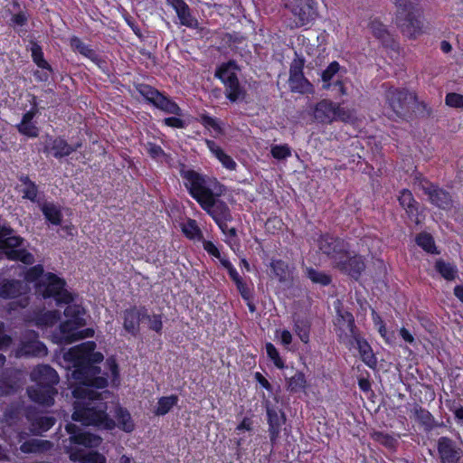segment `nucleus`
I'll use <instances>...</instances> for the list:
<instances>
[{
    "instance_id": "f257e3e1",
    "label": "nucleus",
    "mask_w": 463,
    "mask_h": 463,
    "mask_svg": "<svg viewBox=\"0 0 463 463\" xmlns=\"http://www.w3.org/2000/svg\"><path fill=\"white\" fill-rule=\"evenodd\" d=\"M96 344L88 341L74 346L69 352L76 360L75 369L71 378L76 381L77 386L72 394L74 412L72 420L81 421L83 425L103 426L112 429L115 422L107 414V403L103 402L109 395V391L98 392L96 389H104L108 385V379L100 376V368L96 365L102 362L101 353H95Z\"/></svg>"
},
{
    "instance_id": "f03ea898",
    "label": "nucleus",
    "mask_w": 463,
    "mask_h": 463,
    "mask_svg": "<svg viewBox=\"0 0 463 463\" xmlns=\"http://www.w3.org/2000/svg\"><path fill=\"white\" fill-rule=\"evenodd\" d=\"M180 175L185 180L184 186L191 196L214 220L222 232L230 237H235L236 229L228 225L232 221L231 210L221 200L225 192L224 186L217 179L187 169L184 165L180 169Z\"/></svg>"
},
{
    "instance_id": "7ed1b4c3",
    "label": "nucleus",
    "mask_w": 463,
    "mask_h": 463,
    "mask_svg": "<svg viewBox=\"0 0 463 463\" xmlns=\"http://www.w3.org/2000/svg\"><path fill=\"white\" fill-rule=\"evenodd\" d=\"M31 376L36 384L27 390L30 399L39 404L52 405L54 396L58 392L55 388L59 383L56 371L47 364L39 365L33 371Z\"/></svg>"
},
{
    "instance_id": "20e7f679",
    "label": "nucleus",
    "mask_w": 463,
    "mask_h": 463,
    "mask_svg": "<svg viewBox=\"0 0 463 463\" xmlns=\"http://www.w3.org/2000/svg\"><path fill=\"white\" fill-rule=\"evenodd\" d=\"M395 24L403 35L415 38L421 33V8L419 0H395Z\"/></svg>"
},
{
    "instance_id": "39448f33",
    "label": "nucleus",
    "mask_w": 463,
    "mask_h": 463,
    "mask_svg": "<svg viewBox=\"0 0 463 463\" xmlns=\"http://www.w3.org/2000/svg\"><path fill=\"white\" fill-rule=\"evenodd\" d=\"M64 279L53 273H46L37 284L36 292L43 298L53 297L58 304L73 301L72 295L64 288Z\"/></svg>"
},
{
    "instance_id": "423d86ee",
    "label": "nucleus",
    "mask_w": 463,
    "mask_h": 463,
    "mask_svg": "<svg viewBox=\"0 0 463 463\" xmlns=\"http://www.w3.org/2000/svg\"><path fill=\"white\" fill-rule=\"evenodd\" d=\"M385 100L393 113L401 118L411 117V104L416 101V94L407 89L390 87L385 91Z\"/></svg>"
},
{
    "instance_id": "0eeeda50",
    "label": "nucleus",
    "mask_w": 463,
    "mask_h": 463,
    "mask_svg": "<svg viewBox=\"0 0 463 463\" xmlns=\"http://www.w3.org/2000/svg\"><path fill=\"white\" fill-rule=\"evenodd\" d=\"M234 61H229L220 66L216 71L215 76L222 80L225 86V95L232 102L245 98L246 92L241 86L238 77L234 71H231L232 67H235Z\"/></svg>"
},
{
    "instance_id": "6e6552de",
    "label": "nucleus",
    "mask_w": 463,
    "mask_h": 463,
    "mask_svg": "<svg viewBox=\"0 0 463 463\" xmlns=\"http://www.w3.org/2000/svg\"><path fill=\"white\" fill-rule=\"evenodd\" d=\"M317 242L319 250L332 260L335 268L338 264H343V259L346 257L349 250V244L345 241L324 234L320 236Z\"/></svg>"
},
{
    "instance_id": "1a4fd4ad",
    "label": "nucleus",
    "mask_w": 463,
    "mask_h": 463,
    "mask_svg": "<svg viewBox=\"0 0 463 463\" xmlns=\"http://www.w3.org/2000/svg\"><path fill=\"white\" fill-rule=\"evenodd\" d=\"M315 119L322 124H330L334 120L347 121L351 118L349 110L329 99H322L314 109Z\"/></svg>"
},
{
    "instance_id": "9d476101",
    "label": "nucleus",
    "mask_w": 463,
    "mask_h": 463,
    "mask_svg": "<svg viewBox=\"0 0 463 463\" xmlns=\"http://www.w3.org/2000/svg\"><path fill=\"white\" fill-rule=\"evenodd\" d=\"M12 229L4 228L3 237L0 238V245L7 250L6 255L10 260H21L24 264H32L34 261L33 255L24 249L19 248L23 243V239L13 235Z\"/></svg>"
},
{
    "instance_id": "9b49d317",
    "label": "nucleus",
    "mask_w": 463,
    "mask_h": 463,
    "mask_svg": "<svg viewBox=\"0 0 463 463\" xmlns=\"http://www.w3.org/2000/svg\"><path fill=\"white\" fill-rule=\"evenodd\" d=\"M304 65L305 59L296 54L289 67L288 85L292 92L312 94L314 92V87L304 76Z\"/></svg>"
},
{
    "instance_id": "f8f14e48",
    "label": "nucleus",
    "mask_w": 463,
    "mask_h": 463,
    "mask_svg": "<svg viewBox=\"0 0 463 463\" xmlns=\"http://www.w3.org/2000/svg\"><path fill=\"white\" fill-rule=\"evenodd\" d=\"M439 463H463V444L449 437L437 440Z\"/></svg>"
},
{
    "instance_id": "ddd939ff",
    "label": "nucleus",
    "mask_w": 463,
    "mask_h": 463,
    "mask_svg": "<svg viewBox=\"0 0 463 463\" xmlns=\"http://www.w3.org/2000/svg\"><path fill=\"white\" fill-rule=\"evenodd\" d=\"M335 327L338 339L344 345H349L354 335L359 333L354 316L348 311H337Z\"/></svg>"
},
{
    "instance_id": "4468645a",
    "label": "nucleus",
    "mask_w": 463,
    "mask_h": 463,
    "mask_svg": "<svg viewBox=\"0 0 463 463\" xmlns=\"http://www.w3.org/2000/svg\"><path fill=\"white\" fill-rule=\"evenodd\" d=\"M284 5L295 17L294 27H302L313 20L311 6L302 0H288Z\"/></svg>"
},
{
    "instance_id": "2eb2a0df",
    "label": "nucleus",
    "mask_w": 463,
    "mask_h": 463,
    "mask_svg": "<svg viewBox=\"0 0 463 463\" xmlns=\"http://www.w3.org/2000/svg\"><path fill=\"white\" fill-rule=\"evenodd\" d=\"M81 326H73L72 322H63L60 325V342L69 345L78 340L90 337L94 335L91 328L80 329Z\"/></svg>"
},
{
    "instance_id": "dca6fc26",
    "label": "nucleus",
    "mask_w": 463,
    "mask_h": 463,
    "mask_svg": "<svg viewBox=\"0 0 463 463\" xmlns=\"http://www.w3.org/2000/svg\"><path fill=\"white\" fill-rule=\"evenodd\" d=\"M43 153L50 154L56 158H61L71 155L75 148L69 145L64 139L46 135L44 137Z\"/></svg>"
},
{
    "instance_id": "f3484780",
    "label": "nucleus",
    "mask_w": 463,
    "mask_h": 463,
    "mask_svg": "<svg viewBox=\"0 0 463 463\" xmlns=\"http://www.w3.org/2000/svg\"><path fill=\"white\" fill-rule=\"evenodd\" d=\"M66 430L71 434L70 439L71 442L83 445L85 447H98L102 440L101 438L97 435L82 432L81 429L73 423H68L66 425Z\"/></svg>"
},
{
    "instance_id": "a211bd4d",
    "label": "nucleus",
    "mask_w": 463,
    "mask_h": 463,
    "mask_svg": "<svg viewBox=\"0 0 463 463\" xmlns=\"http://www.w3.org/2000/svg\"><path fill=\"white\" fill-rule=\"evenodd\" d=\"M267 416L270 442L271 444H275L279 438L281 426L286 421V417L283 411H277L269 406H267Z\"/></svg>"
},
{
    "instance_id": "6ab92c4d",
    "label": "nucleus",
    "mask_w": 463,
    "mask_h": 463,
    "mask_svg": "<svg viewBox=\"0 0 463 463\" xmlns=\"http://www.w3.org/2000/svg\"><path fill=\"white\" fill-rule=\"evenodd\" d=\"M146 309H137L132 307L124 311L123 315V326L126 331L133 335H136L139 330V324L142 319H145Z\"/></svg>"
},
{
    "instance_id": "aec40b11",
    "label": "nucleus",
    "mask_w": 463,
    "mask_h": 463,
    "mask_svg": "<svg viewBox=\"0 0 463 463\" xmlns=\"http://www.w3.org/2000/svg\"><path fill=\"white\" fill-rule=\"evenodd\" d=\"M335 268L341 271L348 273L352 278L357 279L365 269V264L361 256L354 255L350 257L349 253L343 259V264H338Z\"/></svg>"
},
{
    "instance_id": "412c9836",
    "label": "nucleus",
    "mask_w": 463,
    "mask_h": 463,
    "mask_svg": "<svg viewBox=\"0 0 463 463\" xmlns=\"http://www.w3.org/2000/svg\"><path fill=\"white\" fill-rule=\"evenodd\" d=\"M349 349L352 347H357L361 355L362 360L370 367H373L376 364V358L373 354L371 346L368 343L363 339L359 333L350 341L349 345H345Z\"/></svg>"
},
{
    "instance_id": "4be33fe9",
    "label": "nucleus",
    "mask_w": 463,
    "mask_h": 463,
    "mask_svg": "<svg viewBox=\"0 0 463 463\" xmlns=\"http://www.w3.org/2000/svg\"><path fill=\"white\" fill-rule=\"evenodd\" d=\"M35 107L36 105L34 103L33 109L24 114L22 121L16 126L19 133L29 137H36L39 135V128L33 122V119L38 111Z\"/></svg>"
},
{
    "instance_id": "5701e85b",
    "label": "nucleus",
    "mask_w": 463,
    "mask_h": 463,
    "mask_svg": "<svg viewBox=\"0 0 463 463\" xmlns=\"http://www.w3.org/2000/svg\"><path fill=\"white\" fill-rule=\"evenodd\" d=\"M175 10L180 23L187 27H194L197 21L192 16L188 5L184 0H167Z\"/></svg>"
},
{
    "instance_id": "b1692460",
    "label": "nucleus",
    "mask_w": 463,
    "mask_h": 463,
    "mask_svg": "<svg viewBox=\"0 0 463 463\" xmlns=\"http://www.w3.org/2000/svg\"><path fill=\"white\" fill-rule=\"evenodd\" d=\"M432 191L429 192V199L430 203L440 209H450L452 207L451 195L446 190L435 185Z\"/></svg>"
},
{
    "instance_id": "393cba45",
    "label": "nucleus",
    "mask_w": 463,
    "mask_h": 463,
    "mask_svg": "<svg viewBox=\"0 0 463 463\" xmlns=\"http://www.w3.org/2000/svg\"><path fill=\"white\" fill-rule=\"evenodd\" d=\"M52 443L49 440L31 439L24 441L20 446V450L24 453H43L52 449Z\"/></svg>"
},
{
    "instance_id": "a878e982",
    "label": "nucleus",
    "mask_w": 463,
    "mask_h": 463,
    "mask_svg": "<svg viewBox=\"0 0 463 463\" xmlns=\"http://www.w3.org/2000/svg\"><path fill=\"white\" fill-rule=\"evenodd\" d=\"M400 204L406 211L410 218H417L418 203L415 201L411 191L403 189L398 198Z\"/></svg>"
},
{
    "instance_id": "bb28decb",
    "label": "nucleus",
    "mask_w": 463,
    "mask_h": 463,
    "mask_svg": "<svg viewBox=\"0 0 463 463\" xmlns=\"http://www.w3.org/2000/svg\"><path fill=\"white\" fill-rule=\"evenodd\" d=\"M24 284L19 280H9L0 288V297L4 298H15L22 295Z\"/></svg>"
},
{
    "instance_id": "cd10ccee",
    "label": "nucleus",
    "mask_w": 463,
    "mask_h": 463,
    "mask_svg": "<svg viewBox=\"0 0 463 463\" xmlns=\"http://www.w3.org/2000/svg\"><path fill=\"white\" fill-rule=\"evenodd\" d=\"M70 458L73 461H80L81 463H106V458L97 451L88 453L81 451L71 452Z\"/></svg>"
},
{
    "instance_id": "c85d7f7f",
    "label": "nucleus",
    "mask_w": 463,
    "mask_h": 463,
    "mask_svg": "<svg viewBox=\"0 0 463 463\" xmlns=\"http://www.w3.org/2000/svg\"><path fill=\"white\" fill-rule=\"evenodd\" d=\"M40 208L46 218L52 224L59 225L61 222V213L58 206L52 203H43Z\"/></svg>"
},
{
    "instance_id": "c756f323",
    "label": "nucleus",
    "mask_w": 463,
    "mask_h": 463,
    "mask_svg": "<svg viewBox=\"0 0 463 463\" xmlns=\"http://www.w3.org/2000/svg\"><path fill=\"white\" fill-rule=\"evenodd\" d=\"M84 314V309L80 305H68L64 310L65 317H69L66 322H72L73 326H83L86 322L81 317Z\"/></svg>"
},
{
    "instance_id": "7c9ffc66",
    "label": "nucleus",
    "mask_w": 463,
    "mask_h": 463,
    "mask_svg": "<svg viewBox=\"0 0 463 463\" xmlns=\"http://www.w3.org/2000/svg\"><path fill=\"white\" fill-rule=\"evenodd\" d=\"M413 413L415 419L424 427L425 430H430L435 427L434 418L429 411L416 405Z\"/></svg>"
},
{
    "instance_id": "2f4dec72",
    "label": "nucleus",
    "mask_w": 463,
    "mask_h": 463,
    "mask_svg": "<svg viewBox=\"0 0 463 463\" xmlns=\"http://www.w3.org/2000/svg\"><path fill=\"white\" fill-rule=\"evenodd\" d=\"M56 420L52 416H40L32 422V430L34 434L41 435L49 430L55 423Z\"/></svg>"
},
{
    "instance_id": "473e14b6",
    "label": "nucleus",
    "mask_w": 463,
    "mask_h": 463,
    "mask_svg": "<svg viewBox=\"0 0 463 463\" xmlns=\"http://www.w3.org/2000/svg\"><path fill=\"white\" fill-rule=\"evenodd\" d=\"M435 269L447 280H454L457 277L458 269L455 265L446 262L439 259L436 260Z\"/></svg>"
},
{
    "instance_id": "72a5a7b5",
    "label": "nucleus",
    "mask_w": 463,
    "mask_h": 463,
    "mask_svg": "<svg viewBox=\"0 0 463 463\" xmlns=\"http://www.w3.org/2000/svg\"><path fill=\"white\" fill-rule=\"evenodd\" d=\"M18 388L15 378L10 373H4L0 375V394L9 395L16 392Z\"/></svg>"
},
{
    "instance_id": "f704fd0d",
    "label": "nucleus",
    "mask_w": 463,
    "mask_h": 463,
    "mask_svg": "<svg viewBox=\"0 0 463 463\" xmlns=\"http://www.w3.org/2000/svg\"><path fill=\"white\" fill-rule=\"evenodd\" d=\"M19 180L24 185V188L23 189V198L28 199L32 202H37L38 186L27 175H21Z\"/></svg>"
},
{
    "instance_id": "c9c22d12",
    "label": "nucleus",
    "mask_w": 463,
    "mask_h": 463,
    "mask_svg": "<svg viewBox=\"0 0 463 463\" xmlns=\"http://www.w3.org/2000/svg\"><path fill=\"white\" fill-rule=\"evenodd\" d=\"M273 274L279 279V282H286L290 277V269L288 265L281 260H272L270 263Z\"/></svg>"
},
{
    "instance_id": "e433bc0d",
    "label": "nucleus",
    "mask_w": 463,
    "mask_h": 463,
    "mask_svg": "<svg viewBox=\"0 0 463 463\" xmlns=\"http://www.w3.org/2000/svg\"><path fill=\"white\" fill-rule=\"evenodd\" d=\"M22 352L29 356H43L47 354V348L40 341H32L24 345Z\"/></svg>"
},
{
    "instance_id": "4c0bfd02",
    "label": "nucleus",
    "mask_w": 463,
    "mask_h": 463,
    "mask_svg": "<svg viewBox=\"0 0 463 463\" xmlns=\"http://www.w3.org/2000/svg\"><path fill=\"white\" fill-rule=\"evenodd\" d=\"M154 105L166 113L175 114L177 116L181 115V109L178 107V105L163 94H161L159 98L156 99Z\"/></svg>"
},
{
    "instance_id": "58836bf2",
    "label": "nucleus",
    "mask_w": 463,
    "mask_h": 463,
    "mask_svg": "<svg viewBox=\"0 0 463 463\" xmlns=\"http://www.w3.org/2000/svg\"><path fill=\"white\" fill-rule=\"evenodd\" d=\"M369 29L373 35L382 41L383 43L389 42L391 36L386 26L378 20H373L369 24Z\"/></svg>"
},
{
    "instance_id": "ea45409f",
    "label": "nucleus",
    "mask_w": 463,
    "mask_h": 463,
    "mask_svg": "<svg viewBox=\"0 0 463 463\" xmlns=\"http://www.w3.org/2000/svg\"><path fill=\"white\" fill-rule=\"evenodd\" d=\"M305 386L306 378L301 372H297L294 375L287 378V387L291 392H300Z\"/></svg>"
},
{
    "instance_id": "a19ab883",
    "label": "nucleus",
    "mask_w": 463,
    "mask_h": 463,
    "mask_svg": "<svg viewBox=\"0 0 463 463\" xmlns=\"http://www.w3.org/2000/svg\"><path fill=\"white\" fill-rule=\"evenodd\" d=\"M59 319V311H46L36 317L35 325L38 326H51L57 323Z\"/></svg>"
},
{
    "instance_id": "79ce46f5",
    "label": "nucleus",
    "mask_w": 463,
    "mask_h": 463,
    "mask_svg": "<svg viewBox=\"0 0 463 463\" xmlns=\"http://www.w3.org/2000/svg\"><path fill=\"white\" fill-rule=\"evenodd\" d=\"M116 418L118 425L125 431L130 432L134 429V423L131 420V416L127 410L118 408L116 411Z\"/></svg>"
},
{
    "instance_id": "37998d69",
    "label": "nucleus",
    "mask_w": 463,
    "mask_h": 463,
    "mask_svg": "<svg viewBox=\"0 0 463 463\" xmlns=\"http://www.w3.org/2000/svg\"><path fill=\"white\" fill-rule=\"evenodd\" d=\"M340 65L337 61H332L326 70L323 71L321 77L323 80V89L329 90L332 87L330 80L339 71Z\"/></svg>"
},
{
    "instance_id": "c03bdc74",
    "label": "nucleus",
    "mask_w": 463,
    "mask_h": 463,
    "mask_svg": "<svg viewBox=\"0 0 463 463\" xmlns=\"http://www.w3.org/2000/svg\"><path fill=\"white\" fill-rule=\"evenodd\" d=\"M32 57L38 67L52 71L51 65L44 60L41 46L36 43H32Z\"/></svg>"
},
{
    "instance_id": "a18cd8bd",
    "label": "nucleus",
    "mask_w": 463,
    "mask_h": 463,
    "mask_svg": "<svg viewBox=\"0 0 463 463\" xmlns=\"http://www.w3.org/2000/svg\"><path fill=\"white\" fill-rule=\"evenodd\" d=\"M416 243L429 253H438L432 236L422 232L417 235Z\"/></svg>"
},
{
    "instance_id": "49530a36",
    "label": "nucleus",
    "mask_w": 463,
    "mask_h": 463,
    "mask_svg": "<svg viewBox=\"0 0 463 463\" xmlns=\"http://www.w3.org/2000/svg\"><path fill=\"white\" fill-rule=\"evenodd\" d=\"M177 396L171 395L166 397H162L158 401V405L156 410V415H165L166 414L177 402Z\"/></svg>"
},
{
    "instance_id": "de8ad7c7",
    "label": "nucleus",
    "mask_w": 463,
    "mask_h": 463,
    "mask_svg": "<svg viewBox=\"0 0 463 463\" xmlns=\"http://www.w3.org/2000/svg\"><path fill=\"white\" fill-rule=\"evenodd\" d=\"M71 46L73 50L78 51L80 54L94 61L97 59L96 52L85 45L78 37H72L71 39Z\"/></svg>"
},
{
    "instance_id": "09e8293b",
    "label": "nucleus",
    "mask_w": 463,
    "mask_h": 463,
    "mask_svg": "<svg viewBox=\"0 0 463 463\" xmlns=\"http://www.w3.org/2000/svg\"><path fill=\"white\" fill-rule=\"evenodd\" d=\"M306 274L312 282L322 286H326L331 282L330 276L313 268H307L306 269Z\"/></svg>"
},
{
    "instance_id": "8fccbe9b",
    "label": "nucleus",
    "mask_w": 463,
    "mask_h": 463,
    "mask_svg": "<svg viewBox=\"0 0 463 463\" xmlns=\"http://www.w3.org/2000/svg\"><path fill=\"white\" fill-rule=\"evenodd\" d=\"M371 436L373 440L389 449L394 448L397 443L396 439L392 436L381 431H374L371 434Z\"/></svg>"
},
{
    "instance_id": "3c124183",
    "label": "nucleus",
    "mask_w": 463,
    "mask_h": 463,
    "mask_svg": "<svg viewBox=\"0 0 463 463\" xmlns=\"http://www.w3.org/2000/svg\"><path fill=\"white\" fill-rule=\"evenodd\" d=\"M411 108L413 109L411 113L419 118H430L432 114V110L424 101H419L416 97V101L412 102Z\"/></svg>"
},
{
    "instance_id": "603ef678",
    "label": "nucleus",
    "mask_w": 463,
    "mask_h": 463,
    "mask_svg": "<svg viewBox=\"0 0 463 463\" xmlns=\"http://www.w3.org/2000/svg\"><path fill=\"white\" fill-rule=\"evenodd\" d=\"M138 91L142 96H144L148 101H150L153 104H155L156 99H157L159 96L162 94L156 89L146 84L139 85Z\"/></svg>"
},
{
    "instance_id": "864d4df0",
    "label": "nucleus",
    "mask_w": 463,
    "mask_h": 463,
    "mask_svg": "<svg viewBox=\"0 0 463 463\" xmlns=\"http://www.w3.org/2000/svg\"><path fill=\"white\" fill-rule=\"evenodd\" d=\"M270 153L276 159L282 160L291 156L290 147L288 145H276L271 147Z\"/></svg>"
},
{
    "instance_id": "5fc2aeb1",
    "label": "nucleus",
    "mask_w": 463,
    "mask_h": 463,
    "mask_svg": "<svg viewBox=\"0 0 463 463\" xmlns=\"http://www.w3.org/2000/svg\"><path fill=\"white\" fill-rule=\"evenodd\" d=\"M295 332L299 336L302 342L307 343L309 341V326L305 321H297L295 324Z\"/></svg>"
},
{
    "instance_id": "6e6d98bb",
    "label": "nucleus",
    "mask_w": 463,
    "mask_h": 463,
    "mask_svg": "<svg viewBox=\"0 0 463 463\" xmlns=\"http://www.w3.org/2000/svg\"><path fill=\"white\" fill-rule=\"evenodd\" d=\"M183 232L187 237L191 239H194L202 235V232L194 220H189L187 223L184 225Z\"/></svg>"
},
{
    "instance_id": "4d7b16f0",
    "label": "nucleus",
    "mask_w": 463,
    "mask_h": 463,
    "mask_svg": "<svg viewBox=\"0 0 463 463\" xmlns=\"http://www.w3.org/2000/svg\"><path fill=\"white\" fill-rule=\"evenodd\" d=\"M266 352H267L268 356L273 361L274 364L278 368L284 367V363H283L282 359L280 358L277 348L271 343L266 344Z\"/></svg>"
},
{
    "instance_id": "13d9d810",
    "label": "nucleus",
    "mask_w": 463,
    "mask_h": 463,
    "mask_svg": "<svg viewBox=\"0 0 463 463\" xmlns=\"http://www.w3.org/2000/svg\"><path fill=\"white\" fill-rule=\"evenodd\" d=\"M445 102L452 108H463V95L455 92L448 93Z\"/></svg>"
},
{
    "instance_id": "bf43d9fd",
    "label": "nucleus",
    "mask_w": 463,
    "mask_h": 463,
    "mask_svg": "<svg viewBox=\"0 0 463 463\" xmlns=\"http://www.w3.org/2000/svg\"><path fill=\"white\" fill-rule=\"evenodd\" d=\"M45 274H43V268L42 265H35L31 268L26 273V279L29 281H33L41 278H43Z\"/></svg>"
},
{
    "instance_id": "052dcab7",
    "label": "nucleus",
    "mask_w": 463,
    "mask_h": 463,
    "mask_svg": "<svg viewBox=\"0 0 463 463\" xmlns=\"http://www.w3.org/2000/svg\"><path fill=\"white\" fill-rule=\"evenodd\" d=\"M414 183L424 192L425 194L429 195L428 191H432L435 185L421 175H417L414 178Z\"/></svg>"
},
{
    "instance_id": "680f3d73",
    "label": "nucleus",
    "mask_w": 463,
    "mask_h": 463,
    "mask_svg": "<svg viewBox=\"0 0 463 463\" xmlns=\"http://www.w3.org/2000/svg\"><path fill=\"white\" fill-rule=\"evenodd\" d=\"M145 318H146L149 322V328L156 331L160 332L162 329V321L160 316H153L150 317L146 313Z\"/></svg>"
},
{
    "instance_id": "e2e57ef3",
    "label": "nucleus",
    "mask_w": 463,
    "mask_h": 463,
    "mask_svg": "<svg viewBox=\"0 0 463 463\" xmlns=\"http://www.w3.org/2000/svg\"><path fill=\"white\" fill-rule=\"evenodd\" d=\"M147 153L153 157V158H159L161 156H165L164 150L157 145L153 143H147L146 146Z\"/></svg>"
},
{
    "instance_id": "0e129e2a",
    "label": "nucleus",
    "mask_w": 463,
    "mask_h": 463,
    "mask_svg": "<svg viewBox=\"0 0 463 463\" xmlns=\"http://www.w3.org/2000/svg\"><path fill=\"white\" fill-rule=\"evenodd\" d=\"M201 123L207 128H213L214 130H217V131L221 130L219 124L216 122V120L214 118H213L210 116L202 115L201 116Z\"/></svg>"
},
{
    "instance_id": "69168bd1",
    "label": "nucleus",
    "mask_w": 463,
    "mask_h": 463,
    "mask_svg": "<svg viewBox=\"0 0 463 463\" xmlns=\"http://www.w3.org/2000/svg\"><path fill=\"white\" fill-rule=\"evenodd\" d=\"M217 158L222 163V165L226 168L231 169V170L235 169L236 163L233 161V159L230 156L226 155L224 152L221 153V155L218 156Z\"/></svg>"
},
{
    "instance_id": "338daca9",
    "label": "nucleus",
    "mask_w": 463,
    "mask_h": 463,
    "mask_svg": "<svg viewBox=\"0 0 463 463\" xmlns=\"http://www.w3.org/2000/svg\"><path fill=\"white\" fill-rule=\"evenodd\" d=\"M203 249L211 255L220 258V251L217 247L210 241H203Z\"/></svg>"
},
{
    "instance_id": "774afa93",
    "label": "nucleus",
    "mask_w": 463,
    "mask_h": 463,
    "mask_svg": "<svg viewBox=\"0 0 463 463\" xmlns=\"http://www.w3.org/2000/svg\"><path fill=\"white\" fill-rule=\"evenodd\" d=\"M237 286L238 290L240 291L241 297L244 299H250V288L247 287V285L241 279L239 282L235 283Z\"/></svg>"
}]
</instances>
